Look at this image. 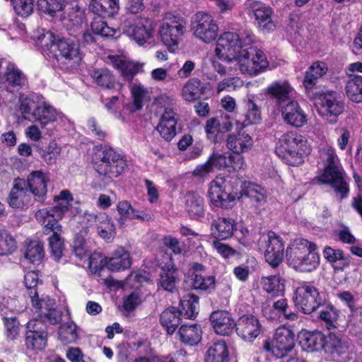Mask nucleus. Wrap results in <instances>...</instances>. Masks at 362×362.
I'll return each mask as SVG.
<instances>
[{
	"label": "nucleus",
	"mask_w": 362,
	"mask_h": 362,
	"mask_svg": "<svg viewBox=\"0 0 362 362\" xmlns=\"http://www.w3.org/2000/svg\"><path fill=\"white\" fill-rule=\"evenodd\" d=\"M255 41L253 33L247 29L238 33L225 32L218 40L216 52L221 57H234L242 74L256 76L264 71L269 63L263 52L252 46Z\"/></svg>",
	"instance_id": "1"
},
{
	"label": "nucleus",
	"mask_w": 362,
	"mask_h": 362,
	"mask_svg": "<svg viewBox=\"0 0 362 362\" xmlns=\"http://www.w3.org/2000/svg\"><path fill=\"white\" fill-rule=\"evenodd\" d=\"M320 159L325 165L318 180L329 185L341 199L346 198L349 192V184L344 171L338 166L339 159L335 150L330 146H321L319 151Z\"/></svg>",
	"instance_id": "2"
},
{
	"label": "nucleus",
	"mask_w": 362,
	"mask_h": 362,
	"mask_svg": "<svg viewBox=\"0 0 362 362\" xmlns=\"http://www.w3.org/2000/svg\"><path fill=\"white\" fill-rule=\"evenodd\" d=\"M315 243L303 238L294 240L286 250L288 264L296 271L310 272L320 264Z\"/></svg>",
	"instance_id": "3"
},
{
	"label": "nucleus",
	"mask_w": 362,
	"mask_h": 362,
	"mask_svg": "<svg viewBox=\"0 0 362 362\" xmlns=\"http://www.w3.org/2000/svg\"><path fill=\"white\" fill-rule=\"evenodd\" d=\"M187 21L180 16L167 13L159 28L161 42L174 52L177 47L182 35L186 31Z\"/></svg>",
	"instance_id": "4"
},
{
	"label": "nucleus",
	"mask_w": 362,
	"mask_h": 362,
	"mask_svg": "<svg viewBox=\"0 0 362 362\" xmlns=\"http://www.w3.org/2000/svg\"><path fill=\"white\" fill-rule=\"evenodd\" d=\"M52 57L57 61L59 67L66 71H73L78 69L82 59L79 45L68 40H57L54 47Z\"/></svg>",
	"instance_id": "5"
},
{
	"label": "nucleus",
	"mask_w": 362,
	"mask_h": 362,
	"mask_svg": "<svg viewBox=\"0 0 362 362\" xmlns=\"http://www.w3.org/2000/svg\"><path fill=\"white\" fill-rule=\"evenodd\" d=\"M305 141L296 132H288L279 139L276 152L290 165H296L301 162V148Z\"/></svg>",
	"instance_id": "6"
},
{
	"label": "nucleus",
	"mask_w": 362,
	"mask_h": 362,
	"mask_svg": "<svg viewBox=\"0 0 362 362\" xmlns=\"http://www.w3.org/2000/svg\"><path fill=\"white\" fill-rule=\"evenodd\" d=\"M154 28L153 21L141 16H127L122 23L124 33L141 45L152 37Z\"/></svg>",
	"instance_id": "7"
},
{
	"label": "nucleus",
	"mask_w": 362,
	"mask_h": 362,
	"mask_svg": "<svg viewBox=\"0 0 362 362\" xmlns=\"http://www.w3.org/2000/svg\"><path fill=\"white\" fill-rule=\"evenodd\" d=\"M293 300L298 310L305 314H310L322 305L324 299L317 288L304 283L296 289Z\"/></svg>",
	"instance_id": "8"
},
{
	"label": "nucleus",
	"mask_w": 362,
	"mask_h": 362,
	"mask_svg": "<svg viewBox=\"0 0 362 362\" xmlns=\"http://www.w3.org/2000/svg\"><path fill=\"white\" fill-rule=\"evenodd\" d=\"M191 31L197 39L204 43H210L218 36V26L212 16L199 11L192 20Z\"/></svg>",
	"instance_id": "9"
},
{
	"label": "nucleus",
	"mask_w": 362,
	"mask_h": 362,
	"mask_svg": "<svg viewBox=\"0 0 362 362\" xmlns=\"http://www.w3.org/2000/svg\"><path fill=\"white\" fill-rule=\"evenodd\" d=\"M126 167L125 160L112 148H105L100 161L95 165V169L100 175L110 178L120 175Z\"/></svg>",
	"instance_id": "10"
},
{
	"label": "nucleus",
	"mask_w": 362,
	"mask_h": 362,
	"mask_svg": "<svg viewBox=\"0 0 362 362\" xmlns=\"http://www.w3.org/2000/svg\"><path fill=\"white\" fill-rule=\"evenodd\" d=\"M295 334L289 328L282 326L276 329L272 341H266L264 349L276 358H283L294 347Z\"/></svg>",
	"instance_id": "11"
},
{
	"label": "nucleus",
	"mask_w": 362,
	"mask_h": 362,
	"mask_svg": "<svg viewBox=\"0 0 362 362\" xmlns=\"http://www.w3.org/2000/svg\"><path fill=\"white\" fill-rule=\"evenodd\" d=\"M344 108L343 101L334 91L322 95L317 105L318 113L330 122H336V118L343 112Z\"/></svg>",
	"instance_id": "12"
},
{
	"label": "nucleus",
	"mask_w": 362,
	"mask_h": 362,
	"mask_svg": "<svg viewBox=\"0 0 362 362\" xmlns=\"http://www.w3.org/2000/svg\"><path fill=\"white\" fill-rule=\"evenodd\" d=\"M209 197L214 206L223 209L233 207L235 202V194L226 191L223 178H216L211 182Z\"/></svg>",
	"instance_id": "13"
},
{
	"label": "nucleus",
	"mask_w": 362,
	"mask_h": 362,
	"mask_svg": "<svg viewBox=\"0 0 362 362\" xmlns=\"http://www.w3.org/2000/svg\"><path fill=\"white\" fill-rule=\"evenodd\" d=\"M0 83L5 85L8 92L18 90L28 84V78L16 64L8 62L3 71H0Z\"/></svg>",
	"instance_id": "14"
},
{
	"label": "nucleus",
	"mask_w": 362,
	"mask_h": 362,
	"mask_svg": "<svg viewBox=\"0 0 362 362\" xmlns=\"http://www.w3.org/2000/svg\"><path fill=\"white\" fill-rule=\"evenodd\" d=\"M266 243L265 259L273 268H276L283 260L284 254L283 240L274 231H269Z\"/></svg>",
	"instance_id": "15"
},
{
	"label": "nucleus",
	"mask_w": 362,
	"mask_h": 362,
	"mask_svg": "<svg viewBox=\"0 0 362 362\" xmlns=\"http://www.w3.org/2000/svg\"><path fill=\"white\" fill-rule=\"evenodd\" d=\"M25 345L28 349L42 350L46 345L45 327L41 320H30L26 325Z\"/></svg>",
	"instance_id": "16"
},
{
	"label": "nucleus",
	"mask_w": 362,
	"mask_h": 362,
	"mask_svg": "<svg viewBox=\"0 0 362 362\" xmlns=\"http://www.w3.org/2000/svg\"><path fill=\"white\" fill-rule=\"evenodd\" d=\"M238 131L228 135L226 145L234 154H243L248 152L253 146V139L245 131L242 126H237Z\"/></svg>",
	"instance_id": "17"
},
{
	"label": "nucleus",
	"mask_w": 362,
	"mask_h": 362,
	"mask_svg": "<svg viewBox=\"0 0 362 362\" xmlns=\"http://www.w3.org/2000/svg\"><path fill=\"white\" fill-rule=\"evenodd\" d=\"M284 121L294 127H302L308 122L305 112L296 100L288 101L286 105L279 108Z\"/></svg>",
	"instance_id": "18"
},
{
	"label": "nucleus",
	"mask_w": 362,
	"mask_h": 362,
	"mask_svg": "<svg viewBox=\"0 0 362 362\" xmlns=\"http://www.w3.org/2000/svg\"><path fill=\"white\" fill-rule=\"evenodd\" d=\"M209 321L214 332L219 335L228 336L233 332L236 322L232 315L223 310H217L212 312L209 317Z\"/></svg>",
	"instance_id": "19"
},
{
	"label": "nucleus",
	"mask_w": 362,
	"mask_h": 362,
	"mask_svg": "<svg viewBox=\"0 0 362 362\" xmlns=\"http://www.w3.org/2000/svg\"><path fill=\"white\" fill-rule=\"evenodd\" d=\"M30 201L31 195L27 187L25 180L15 179L8 197L9 206L16 209H23L28 206Z\"/></svg>",
	"instance_id": "20"
},
{
	"label": "nucleus",
	"mask_w": 362,
	"mask_h": 362,
	"mask_svg": "<svg viewBox=\"0 0 362 362\" xmlns=\"http://www.w3.org/2000/svg\"><path fill=\"white\" fill-rule=\"evenodd\" d=\"M107 59L108 63L119 71L123 80L128 82L133 80L143 66L142 64L132 62L123 56L110 55Z\"/></svg>",
	"instance_id": "21"
},
{
	"label": "nucleus",
	"mask_w": 362,
	"mask_h": 362,
	"mask_svg": "<svg viewBox=\"0 0 362 362\" xmlns=\"http://www.w3.org/2000/svg\"><path fill=\"white\" fill-rule=\"evenodd\" d=\"M235 329L238 334L243 339L252 341L259 334L261 325L254 315H244L238 320Z\"/></svg>",
	"instance_id": "22"
},
{
	"label": "nucleus",
	"mask_w": 362,
	"mask_h": 362,
	"mask_svg": "<svg viewBox=\"0 0 362 362\" xmlns=\"http://www.w3.org/2000/svg\"><path fill=\"white\" fill-rule=\"evenodd\" d=\"M177 115L171 107H165L156 127L160 136L166 141H170L176 135Z\"/></svg>",
	"instance_id": "23"
},
{
	"label": "nucleus",
	"mask_w": 362,
	"mask_h": 362,
	"mask_svg": "<svg viewBox=\"0 0 362 362\" xmlns=\"http://www.w3.org/2000/svg\"><path fill=\"white\" fill-rule=\"evenodd\" d=\"M293 88L287 81H278L272 83L267 88L266 93L274 100L276 105L280 108L290 100Z\"/></svg>",
	"instance_id": "24"
},
{
	"label": "nucleus",
	"mask_w": 362,
	"mask_h": 362,
	"mask_svg": "<svg viewBox=\"0 0 362 362\" xmlns=\"http://www.w3.org/2000/svg\"><path fill=\"white\" fill-rule=\"evenodd\" d=\"M33 306L40 312L41 322L47 320L51 325H57L62 320V312L54 308L55 300L49 297L41 298L37 305Z\"/></svg>",
	"instance_id": "25"
},
{
	"label": "nucleus",
	"mask_w": 362,
	"mask_h": 362,
	"mask_svg": "<svg viewBox=\"0 0 362 362\" xmlns=\"http://www.w3.org/2000/svg\"><path fill=\"white\" fill-rule=\"evenodd\" d=\"M48 182V176L41 170L33 171L28 175L25 180L29 192L42 199L47 194Z\"/></svg>",
	"instance_id": "26"
},
{
	"label": "nucleus",
	"mask_w": 362,
	"mask_h": 362,
	"mask_svg": "<svg viewBox=\"0 0 362 362\" xmlns=\"http://www.w3.org/2000/svg\"><path fill=\"white\" fill-rule=\"evenodd\" d=\"M185 208L191 218L199 220L204 216V200L197 192H190L186 194L185 196Z\"/></svg>",
	"instance_id": "27"
},
{
	"label": "nucleus",
	"mask_w": 362,
	"mask_h": 362,
	"mask_svg": "<svg viewBox=\"0 0 362 362\" xmlns=\"http://www.w3.org/2000/svg\"><path fill=\"white\" fill-rule=\"evenodd\" d=\"M327 71L328 66L325 62H313L305 73L303 86L306 90H312L316 86L317 79L325 76Z\"/></svg>",
	"instance_id": "28"
},
{
	"label": "nucleus",
	"mask_w": 362,
	"mask_h": 362,
	"mask_svg": "<svg viewBox=\"0 0 362 362\" xmlns=\"http://www.w3.org/2000/svg\"><path fill=\"white\" fill-rule=\"evenodd\" d=\"M182 313L175 307L164 310L160 315V322L167 334L172 335L181 323Z\"/></svg>",
	"instance_id": "29"
},
{
	"label": "nucleus",
	"mask_w": 362,
	"mask_h": 362,
	"mask_svg": "<svg viewBox=\"0 0 362 362\" xmlns=\"http://www.w3.org/2000/svg\"><path fill=\"white\" fill-rule=\"evenodd\" d=\"M103 262L112 272L129 269L132 264L129 253L123 248L116 250L111 257L105 258Z\"/></svg>",
	"instance_id": "30"
},
{
	"label": "nucleus",
	"mask_w": 362,
	"mask_h": 362,
	"mask_svg": "<svg viewBox=\"0 0 362 362\" xmlns=\"http://www.w3.org/2000/svg\"><path fill=\"white\" fill-rule=\"evenodd\" d=\"M119 0H91L89 9L103 17H112L119 10Z\"/></svg>",
	"instance_id": "31"
},
{
	"label": "nucleus",
	"mask_w": 362,
	"mask_h": 362,
	"mask_svg": "<svg viewBox=\"0 0 362 362\" xmlns=\"http://www.w3.org/2000/svg\"><path fill=\"white\" fill-rule=\"evenodd\" d=\"M33 38L41 47L42 52L49 57L52 56L54 47L57 45V40L53 33L39 28L33 33Z\"/></svg>",
	"instance_id": "32"
},
{
	"label": "nucleus",
	"mask_w": 362,
	"mask_h": 362,
	"mask_svg": "<svg viewBox=\"0 0 362 362\" xmlns=\"http://www.w3.org/2000/svg\"><path fill=\"white\" fill-rule=\"evenodd\" d=\"M254 15L259 28L263 33H270L275 29L276 25L272 18V11L270 7L258 5L254 8Z\"/></svg>",
	"instance_id": "33"
},
{
	"label": "nucleus",
	"mask_w": 362,
	"mask_h": 362,
	"mask_svg": "<svg viewBox=\"0 0 362 362\" xmlns=\"http://www.w3.org/2000/svg\"><path fill=\"white\" fill-rule=\"evenodd\" d=\"M235 229L234 221L232 218H219L211 225L212 235L219 239H226L232 236Z\"/></svg>",
	"instance_id": "34"
},
{
	"label": "nucleus",
	"mask_w": 362,
	"mask_h": 362,
	"mask_svg": "<svg viewBox=\"0 0 362 362\" xmlns=\"http://www.w3.org/2000/svg\"><path fill=\"white\" fill-rule=\"evenodd\" d=\"M325 335L318 331L301 333L300 343L307 351H318L323 346Z\"/></svg>",
	"instance_id": "35"
},
{
	"label": "nucleus",
	"mask_w": 362,
	"mask_h": 362,
	"mask_svg": "<svg viewBox=\"0 0 362 362\" xmlns=\"http://www.w3.org/2000/svg\"><path fill=\"white\" fill-rule=\"evenodd\" d=\"M261 284L263 289L273 296H280L284 293V280L279 275L262 276Z\"/></svg>",
	"instance_id": "36"
},
{
	"label": "nucleus",
	"mask_w": 362,
	"mask_h": 362,
	"mask_svg": "<svg viewBox=\"0 0 362 362\" xmlns=\"http://www.w3.org/2000/svg\"><path fill=\"white\" fill-rule=\"evenodd\" d=\"M202 329L197 324L182 325L179 330L178 334L182 342L189 344H197L202 338Z\"/></svg>",
	"instance_id": "37"
},
{
	"label": "nucleus",
	"mask_w": 362,
	"mask_h": 362,
	"mask_svg": "<svg viewBox=\"0 0 362 362\" xmlns=\"http://www.w3.org/2000/svg\"><path fill=\"white\" fill-rule=\"evenodd\" d=\"M245 107L246 110L245 119L242 123L236 122L238 127H245L250 124H257L261 121L260 109L252 98H247L245 100Z\"/></svg>",
	"instance_id": "38"
},
{
	"label": "nucleus",
	"mask_w": 362,
	"mask_h": 362,
	"mask_svg": "<svg viewBox=\"0 0 362 362\" xmlns=\"http://www.w3.org/2000/svg\"><path fill=\"white\" fill-rule=\"evenodd\" d=\"M347 97L355 103H362V76L350 75L346 82Z\"/></svg>",
	"instance_id": "39"
},
{
	"label": "nucleus",
	"mask_w": 362,
	"mask_h": 362,
	"mask_svg": "<svg viewBox=\"0 0 362 362\" xmlns=\"http://www.w3.org/2000/svg\"><path fill=\"white\" fill-rule=\"evenodd\" d=\"M79 328L74 322H67L60 325L58 330V339L64 344H75L79 339Z\"/></svg>",
	"instance_id": "40"
},
{
	"label": "nucleus",
	"mask_w": 362,
	"mask_h": 362,
	"mask_svg": "<svg viewBox=\"0 0 362 362\" xmlns=\"http://www.w3.org/2000/svg\"><path fill=\"white\" fill-rule=\"evenodd\" d=\"M228 358V347L224 341H218L211 345L206 352V362H226Z\"/></svg>",
	"instance_id": "41"
},
{
	"label": "nucleus",
	"mask_w": 362,
	"mask_h": 362,
	"mask_svg": "<svg viewBox=\"0 0 362 362\" xmlns=\"http://www.w3.org/2000/svg\"><path fill=\"white\" fill-rule=\"evenodd\" d=\"M62 226H56L54 227L50 236L49 237V245L52 255L56 260H59L63 253L64 239L62 237Z\"/></svg>",
	"instance_id": "42"
},
{
	"label": "nucleus",
	"mask_w": 362,
	"mask_h": 362,
	"mask_svg": "<svg viewBox=\"0 0 362 362\" xmlns=\"http://www.w3.org/2000/svg\"><path fill=\"white\" fill-rule=\"evenodd\" d=\"M182 315L186 318H194L199 311V298L194 294L188 293L183 296L180 300Z\"/></svg>",
	"instance_id": "43"
},
{
	"label": "nucleus",
	"mask_w": 362,
	"mask_h": 362,
	"mask_svg": "<svg viewBox=\"0 0 362 362\" xmlns=\"http://www.w3.org/2000/svg\"><path fill=\"white\" fill-rule=\"evenodd\" d=\"M322 348L332 354L336 352L338 354H341L347 351L348 345L342 341L339 335L330 332L325 336Z\"/></svg>",
	"instance_id": "44"
},
{
	"label": "nucleus",
	"mask_w": 362,
	"mask_h": 362,
	"mask_svg": "<svg viewBox=\"0 0 362 362\" xmlns=\"http://www.w3.org/2000/svg\"><path fill=\"white\" fill-rule=\"evenodd\" d=\"M243 194L247 197L257 207L262 206L266 202L265 189L254 183L250 182L245 185Z\"/></svg>",
	"instance_id": "45"
},
{
	"label": "nucleus",
	"mask_w": 362,
	"mask_h": 362,
	"mask_svg": "<svg viewBox=\"0 0 362 362\" xmlns=\"http://www.w3.org/2000/svg\"><path fill=\"white\" fill-rule=\"evenodd\" d=\"M90 74L93 81L100 87L106 89L115 87V77L108 69H95L92 70Z\"/></svg>",
	"instance_id": "46"
},
{
	"label": "nucleus",
	"mask_w": 362,
	"mask_h": 362,
	"mask_svg": "<svg viewBox=\"0 0 362 362\" xmlns=\"http://www.w3.org/2000/svg\"><path fill=\"white\" fill-rule=\"evenodd\" d=\"M178 279L173 269L163 267L160 273L158 285L163 290L174 292L177 289Z\"/></svg>",
	"instance_id": "47"
},
{
	"label": "nucleus",
	"mask_w": 362,
	"mask_h": 362,
	"mask_svg": "<svg viewBox=\"0 0 362 362\" xmlns=\"http://www.w3.org/2000/svg\"><path fill=\"white\" fill-rule=\"evenodd\" d=\"M41 102L42 100L34 98H25L22 99L21 100L20 110L23 117L29 121H35L36 115H38V110L40 108Z\"/></svg>",
	"instance_id": "48"
},
{
	"label": "nucleus",
	"mask_w": 362,
	"mask_h": 362,
	"mask_svg": "<svg viewBox=\"0 0 362 362\" xmlns=\"http://www.w3.org/2000/svg\"><path fill=\"white\" fill-rule=\"evenodd\" d=\"M97 230L99 235L107 242H112L116 235L114 223L106 214H101Z\"/></svg>",
	"instance_id": "49"
},
{
	"label": "nucleus",
	"mask_w": 362,
	"mask_h": 362,
	"mask_svg": "<svg viewBox=\"0 0 362 362\" xmlns=\"http://www.w3.org/2000/svg\"><path fill=\"white\" fill-rule=\"evenodd\" d=\"M197 78L189 79L183 86L182 95L186 101L192 102L200 98L203 88Z\"/></svg>",
	"instance_id": "50"
},
{
	"label": "nucleus",
	"mask_w": 362,
	"mask_h": 362,
	"mask_svg": "<svg viewBox=\"0 0 362 362\" xmlns=\"http://www.w3.org/2000/svg\"><path fill=\"white\" fill-rule=\"evenodd\" d=\"M37 115L35 121L40 122L42 126L55 122L61 116L60 113L53 107L44 101L40 103V108L38 110Z\"/></svg>",
	"instance_id": "51"
},
{
	"label": "nucleus",
	"mask_w": 362,
	"mask_h": 362,
	"mask_svg": "<svg viewBox=\"0 0 362 362\" xmlns=\"http://www.w3.org/2000/svg\"><path fill=\"white\" fill-rule=\"evenodd\" d=\"M35 216L37 221L43 226V233L46 235L50 234L54 226H61V224L53 220L50 208L37 210Z\"/></svg>",
	"instance_id": "52"
},
{
	"label": "nucleus",
	"mask_w": 362,
	"mask_h": 362,
	"mask_svg": "<svg viewBox=\"0 0 362 362\" xmlns=\"http://www.w3.org/2000/svg\"><path fill=\"white\" fill-rule=\"evenodd\" d=\"M45 256L43 245L38 240L30 241L26 246L25 257L30 262L37 264Z\"/></svg>",
	"instance_id": "53"
},
{
	"label": "nucleus",
	"mask_w": 362,
	"mask_h": 362,
	"mask_svg": "<svg viewBox=\"0 0 362 362\" xmlns=\"http://www.w3.org/2000/svg\"><path fill=\"white\" fill-rule=\"evenodd\" d=\"M320 318L325 322V325L328 329L337 327V321L338 320V312L331 305L325 304V300L322 305L320 308Z\"/></svg>",
	"instance_id": "54"
},
{
	"label": "nucleus",
	"mask_w": 362,
	"mask_h": 362,
	"mask_svg": "<svg viewBox=\"0 0 362 362\" xmlns=\"http://www.w3.org/2000/svg\"><path fill=\"white\" fill-rule=\"evenodd\" d=\"M88 228L85 227L80 233L76 235L73 243V249L76 256L82 259L88 256L90 254V248L88 245L85 235H88Z\"/></svg>",
	"instance_id": "55"
},
{
	"label": "nucleus",
	"mask_w": 362,
	"mask_h": 362,
	"mask_svg": "<svg viewBox=\"0 0 362 362\" xmlns=\"http://www.w3.org/2000/svg\"><path fill=\"white\" fill-rule=\"evenodd\" d=\"M206 137L211 142L217 143L222 139L221 122L217 118H210L205 125Z\"/></svg>",
	"instance_id": "56"
},
{
	"label": "nucleus",
	"mask_w": 362,
	"mask_h": 362,
	"mask_svg": "<svg viewBox=\"0 0 362 362\" xmlns=\"http://www.w3.org/2000/svg\"><path fill=\"white\" fill-rule=\"evenodd\" d=\"M39 276L38 274L33 271H30L25 274L24 283L26 288L29 290V296L31 298L33 305H37L39 298L38 293L36 290V286L38 284Z\"/></svg>",
	"instance_id": "57"
},
{
	"label": "nucleus",
	"mask_w": 362,
	"mask_h": 362,
	"mask_svg": "<svg viewBox=\"0 0 362 362\" xmlns=\"http://www.w3.org/2000/svg\"><path fill=\"white\" fill-rule=\"evenodd\" d=\"M192 286L194 289L211 292L215 288V277L214 276H202L196 274L192 276Z\"/></svg>",
	"instance_id": "58"
},
{
	"label": "nucleus",
	"mask_w": 362,
	"mask_h": 362,
	"mask_svg": "<svg viewBox=\"0 0 362 362\" xmlns=\"http://www.w3.org/2000/svg\"><path fill=\"white\" fill-rule=\"evenodd\" d=\"M66 0H38L37 5L40 9L50 16L60 11L65 6Z\"/></svg>",
	"instance_id": "59"
},
{
	"label": "nucleus",
	"mask_w": 362,
	"mask_h": 362,
	"mask_svg": "<svg viewBox=\"0 0 362 362\" xmlns=\"http://www.w3.org/2000/svg\"><path fill=\"white\" fill-rule=\"evenodd\" d=\"M16 249L15 239L6 230H0V255L12 253Z\"/></svg>",
	"instance_id": "60"
},
{
	"label": "nucleus",
	"mask_w": 362,
	"mask_h": 362,
	"mask_svg": "<svg viewBox=\"0 0 362 362\" xmlns=\"http://www.w3.org/2000/svg\"><path fill=\"white\" fill-rule=\"evenodd\" d=\"M57 203L54 206L50 208L54 221L58 223L59 221L62 220L65 216L69 215L71 216L74 215V213L71 203L66 202V201Z\"/></svg>",
	"instance_id": "61"
},
{
	"label": "nucleus",
	"mask_w": 362,
	"mask_h": 362,
	"mask_svg": "<svg viewBox=\"0 0 362 362\" xmlns=\"http://www.w3.org/2000/svg\"><path fill=\"white\" fill-rule=\"evenodd\" d=\"M60 153L61 148L54 141H52L41 153V157L47 164L52 165L56 162Z\"/></svg>",
	"instance_id": "62"
},
{
	"label": "nucleus",
	"mask_w": 362,
	"mask_h": 362,
	"mask_svg": "<svg viewBox=\"0 0 362 362\" xmlns=\"http://www.w3.org/2000/svg\"><path fill=\"white\" fill-rule=\"evenodd\" d=\"M91 30L95 35L102 37H110L115 34V30L101 19H95L92 22Z\"/></svg>",
	"instance_id": "63"
},
{
	"label": "nucleus",
	"mask_w": 362,
	"mask_h": 362,
	"mask_svg": "<svg viewBox=\"0 0 362 362\" xmlns=\"http://www.w3.org/2000/svg\"><path fill=\"white\" fill-rule=\"evenodd\" d=\"M243 86V81L238 77H230L220 81L217 85V92L233 91Z\"/></svg>",
	"instance_id": "64"
}]
</instances>
